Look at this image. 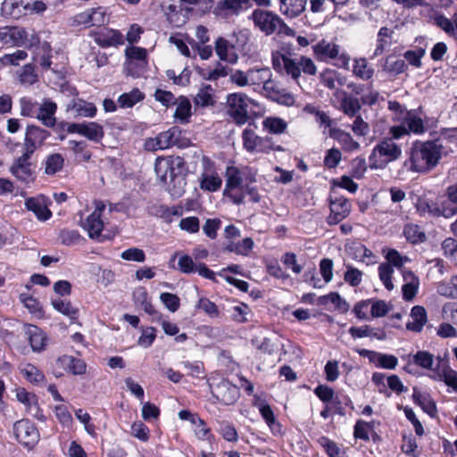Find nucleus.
Masks as SVG:
<instances>
[{"mask_svg":"<svg viewBox=\"0 0 457 457\" xmlns=\"http://www.w3.org/2000/svg\"><path fill=\"white\" fill-rule=\"evenodd\" d=\"M353 72L356 77L368 80L372 78L374 70L365 58H359L354 60Z\"/></svg>","mask_w":457,"mask_h":457,"instance_id":"40","label":"nucleus"},{"mask_svg":"<svg viewBox=\"0 0 457 457\" xmlns=\"http://www.w3.org/2000/svg\"><path fill=\"white\" fill-rule=\"evenodd\" d=\"M308 0H279V11L287 18H295L304 10Z\"/></svg>","mask_w":457,"mask_h":457,"instance_id":"27","label":"nucleus"},{"mask_svg":"<svg viewBox=\"0 0 457 457\" xmlns=\"http://www.w3.org/2000/svg\"><path fill=\"white\" fill-rule=\"evenodd\" d=\"M154 170L160 179L168 184L170 180H175V168L170 159L158 158L155 161Z\"/></svg>","mask_w":457,"mask_h":457,"instance_id":"26","label":"nucleus"},{"mask_svg":"<svg viewBox=\"0 0 457 457\" xmlns=\"http://www.w3.org/2000/svg\"><path fill=\"white\" fill-rule=\"evenodd\" d=\"M319 443L324 448L329 457H340V448L334 441L328 437L322 436L319 439Z\"/></svg>","mask_w":457,"mask_h":457,"instance_id":"64","label":"nucleus"},{"mask_svg":"<svg viewBox=\"0 0 457 457\" xmlns=\"http://www.w3.org/2000/svg\"><path fill=\"white\" fill-rule=\"evenodd\" d=\"M417 212L420 215H430L433 217H439V204L434 203L431 199L426 195H421L418 198L415 204Z\"/></svg>","mask_w":457,"mask_h":457,"instance_id":"33","label":"nucleus"},{"mask_svg":"<svg viewBox=\"0 0 457 457\" xmlns=\"http://www.w3.org/2000/svg\"><path fill=\"white\" fill-rule=\"evenodd\" d=\"M402 148L393 138L381 140L373 148L370 157V169H384L389 162L400 158Z\"/></svg>","mask_w":457,"mask_h":457,"instance_id":"2","label":"nucleus"},{"mask_svg":"<svg viewBox=\"0 0 457 457\" xmlns=\"http://www.w3.org/2000/svg\"><path fill=\"white\" fill-rule=\"evenodd\" d=\"M19 80L23 85H32L37 81V75L31 64H26L22 67L20 74Z\"/></svg>","mask_w":457,"mask_h":457,"instance_id":"62","label":"nucleus"},{"mask_svg":"<svg viewBox=\"0 0 457 457\" xmlns=\"http://www.w3.org/2000/svg\"><path fill=\"white\" fill-rule=\"evenodd\" d=\"M351 212V204L343 196H335L330 200V214L328 223L335 225L345 219Z\"/></svg>","mask_w":457,"mask_h":457,"instance_id":"19","label":"nucleus"},{"mask_svg":"<svg viewBox=\"0 0 457 457\" xmlns=\"http://www.w3.org/2000/svg\"><path fill=\"white\" fill-rule=\"evenodd\" d=\"M413 363L426 370H431L434 363V355L427 351H418L412 356Z\"/></svg>","mask_w":457,"mask_h":457,"instance_id":"50","label":"nucleus"},{"mask_svg":"<svg viewBox=\"0 0 457 457\" xmlns=\"http://www.w3.org/2000/svg\"><path fill=\"white\" fill-rule=\"evenodd\" d=\"M121 259L129 262H143L145 260V252L137 247H131L123 251L120 254Z\"/></svg>","mask_w":457,"mask_h":457,"instance_id":"59","label":"nucleus"},{"mask_svg":"<svg viewBox=\"0 0 457 457\" xmlns=\"http://www.w3.org/2000/svg\"><path fill=\"white\" fill-rule=\"evenodd\" d=\"M54 415L62 426L66 428L71 427L73 420L67 406L63 404L56 405L54 407Z\"/></svg>","mask_w":457,"mask_h":457,"instance_id":"54","label":"nucleus"},{"mask_svg":"<svg viewBox=\"0 0 457 457\" xmlns=\"http://www.w3.org/2000/svg\"><path fill=\"white\" fill-rule=\"evenodd\" d=\"M315 58L321 62L337 60L339 65L347 68L350 56L343 52L342 46L334 40L321 39L312 46Z\"/></svg>","mask_w":457,"mask_h":457,"instance_id":"5","label":"nucleus"},{"mask_svg":"<svg viewBox=\"0 0 457 457\" xmlns=\"http://www.w3.org/2000/svg\"><path fill=\"white\" fill-rule=\"evenodd\" d=\"M76 418L84 425V428L87 433L92 436H96V427L91 422V416L89 413L84 411L82 409L75 411Z\"/></svg>","mask_w":457,"mask_h":457,"instance_id":"57","label":"nucleus"},{"mask_svg":"<svg viewBox=\"0 0 457 457\" xmlns=\"http://www.w3.org/2000/svg\"><path fill=\"white\" fill-rule=\"evenodd\" d=\"M272 72L268 67H255L247 70L248 86L262 87L265 96L269 92H273V84L275 80L272 79Z\"/></svg>","mask_w":457,"mask_h":457,"instance_id":"11","label":"nucleus"},{"mask_svg":"<svg viewBox=\"0 0 457 457\" xmlns=\"http://www.w3.org/2000/svg\"><path fill=\"white\" fill-rule=\"evenodd\" d=\"M52 305L57 312L67 316L70 320H76L78 318L79 310L70 302L56 299L52 301Z\"/></svg>","mask_w":457,"mask_h":457,"instance_id":"45","label":"nucleus"},{"mask_svg":"<svg viewBox=\"0 0 457 457\" xmlns=\"http://www.w3.org/2000/svg\"><path fill=\"white\" fill-rule=\"evenodd\" d=\"M393 273H394V269L388 263H381L378 266L379 278H380L381 282L383 283V285L385 286V287L388 291H392L395 287L393 281H392Z\"/></svg>","mask_w":457,"mask_h":457,"instance_id":"48","label":"nucleus"},{"mask_svg":"<svg viewBox=\"0 0 457 457\" xmlns=\"http://www.w3.org/2000/svg\"><path fill=\"white\" fill-rule=\"evenodd\" d=\"M259 411L272 432L275 434L279 433L281 428L280 424L276 421L273 411L271 410L270 406L269 404L266 406H261Z\"/></svg>","mask_w":457,"mask_h":457,"instance_id":"51","label":"nucleus"},{"mask_svg":"<svg viewBox=\"0 0 457 457\" xmlns=\"http://www.w3.org/2000/svg\"><path fill=\"white\" fill-rule=\"evenodd\" d=\"M203 165L204 169L199 178L200 188L208 192L218 191L222 185V179L215 170L213 162L204 157Z\"/></svg>","mask_w":457,"mask_h":457,"instance_id":"13","label":"nucleus"},{"mask_svg":"<svg viewBox=\"0 0 457 457\" xmlns=\"http://www.w3.org/2000/svg\"><path fill=\"white\" fill-rule=\"evenodd\" d=\"M342 160L341 151L337 148H330L324 157V166L328 169L336 168Z\"/></svg>","mask_w":457,"mask_h":457,"instance_id":"58","label":"nucleus"},{"mask_svg":"<svg viewBox=\"0 0 457 457\" xmlns=\"http://www.w3.org/2000/svg\"><path fill=\"white\" fill-rule=\"evenodd\" d=\"M403 233L405 237L412 243L423 241L425 238V234L420 230V228L417 225L414 224L406 225L404 227Z\"/></svg>","mask_w":457,"mask_h":457,"instance_id":"63","label":"nucleus"},{"mask_svg":"<svg viewBox=\"0 0 457 457\" xmlns=\"http://www.w3.org/2000/svg\"><path fill=\"white\" fill-rule=\"evenodd\" d=\"M28 57V54L24 50H17L12 54H5L2 57L1 61L4 65L17 66L21 62Z\"/></svg>","mask_w":457,"mask_h":457,"instance_id":"60","label":"nucleus"},{"mask_svg":"<svg viewBox=\"0 0 457 457\" xmlns=\"http://www.w3.org/2000/svg\"><path fill=\"white\" fill-rule=\"evenodd\" d=\"M195 104L200 107H208L214 104L212 88L210 85L200 88L195 97Z\"/></svg>","mask_w":457,"mask_h":457,"instance_id":"44","label":"nucleus"},{"mask_svg":"<svg viewBox=\"0 0 457 457\" xmlns=\"http://www.w3.org/2000/svg\"><path fill=\"white\" fill-rule=\"evenodd\" d=\"M436 291L439 295L454 298L457 296V285L453 283V277L450 280V282H441L436 287Z\"/></svg>","mask_w":457,"mask_h":457,"instance_id":"61","label":"nucleus"},{"mask_svg":"<svg viewBox=\"0 0 457 457\" xmlns=\"http://www.w3.org/2000/svg\"><path fill=\"white\" fill-rule=\"evenodd\" d=\"M242 184V178L239 170L235 166H228L226 170V185L224 195L231 199L236 204L244 203V194L237 192V188Z\"/></svg>","mask_w":457,"mask_h":457,"instance_id":"14","label":"nucleus"},{"mask_svg":"<svg viewBox=\"0 0 457 457\" xmlns=\"http://www.w3.org/2000/svg\"><path fill=\"white\" fill-rule=\"evenodd\" d=\"M57 110V105L55 103L45 100L41 106L38 108V112L37 113V118L46 127H54L56 119L54 114Z\"/></svg>","mask_w":457,"mask_h":457,"instance_id":"29","label":"nucleus"},{"mask_svg":"<svg viewBox=\"0 0 457 457\" xmlns=\"http://www.w3.org/2000/svg\"><path fill=\"white\" fill-rule=\"evenodd\" d=\"M12 435L15 440L27 450H32L40 439L37 426L28 419H21L13 423Z\"/></svg>","mask_w":457,"mask_h":457,"instance_id":"6","label":"nucleus"},{"mask_svg":"<svg viewBox=\"0 0 457 457\" xmlns=\"http://www.w3.org/2000/svg\"><path fill=\"white\" fill-rule=\"evenodd\" d=\"M48 132L39 127L30 125L27 127L24 147L25 152L33 154L37 145H41L48 137Z\"/></svg>","mask_w":457,"mask_h":457,"instance_id":"23","label":"nucleus"},{"mask_svg":"<svg viewBox=\"0 0 457 457\" xmlns=\"http://www.w3.org/2000/svg\"><path fill=\"white\" fill-rule=\"evenodd\" d=\"M56 367L73 375L80 376L87 372V364L81 360L71 355H62L55 361Z\"/></svg>","mask_w":457,"mask_h":457,"instance_id":"22","label":"nucleus"},{"mask_svg":"<svg viewBox=\"0 0 457 457\" xmlns=\"http://www.w3.org/2000/svg\"><path fill=\"white\" fill-rule=\"evenodd\" d=\"M24 333L33 352L41 353L46 349L49 338L40 328L26 324L24 326Z\"/></svg>","mask_w":457,"mask_h":457,"instance_id":"18","label":"nucleus"},{"mask_svg":"<svg viewBox=\"0 0 457 457\" xmlns=\"http://www.w3.org/2000/svg\"><path fill=\"white\" fill-rule=\"evenodd\" d=\"M51 204V200L42 194L27 197L24 202L26 210L32 212L37 220L41 222L52 218L53 213L49 208Z\"/></svg>","mask_w":457,"mask_h":457,"instance_id":"12","label":"nucleus"},{"mask_svg":"<svg viewBox=\"0 0 457 457\" xmlns=\"http://www.w3.org/2000/svg\"><path fill=\"white\" fill-rule=\"evenodd\" d=\"M330 137L337 139L345 151L353 152L360 148V144L349 133L340 129H331Z\"/></svg>","mask_w":457,"mask_h":457,"instance_id":"34","label":"nucleus"},{"mask_svg":"<svg viewBox=\"0 0 457 457\" xmlns=\"http://www.w3.org/2000/svg\"><path fill=\"white\" fill-rule=\"evenodd\" d=\"M397 120L405 124L409 134H422L426 130L423 120L411 111L404 112V116L398 117Z\"/></svg>","mask_w":457,"mask_h":457,"instance_id":"30","label":"nucleus"},{"mask_svg":"<svg viewBox=\"0 0 457 457\" xmlns=\"http://www.w3.org/2000/svg\"><path fill=\"white\" fill-rule=\"evenodd\" d=\"M127 57L126 71L129 75L137 77L139 71L136 70L138 67L140 70L144 69L147 64V52L145 48L137 46H129L125 50Z\"/></svg>","mask_w":457,"mask_h":457,"instance_id":"16","label":"nucleus"},{"mask_svg":"<svg viewBox=\"0 0 457 457\" xmlns=\"http://www.w3.org/2000/svg\"><path fill=\"white\" fill-rule=\"evenodd\" d=\"M69 133H76L94 142H100L104 136V128L97 122L70 123L67 127Z\"/></svg>","mask_w":457,"mask_h":457,"instance_id":"17","label":"nucleus"},{"mask_svg":"<svg viewBox=\"0 0 457 457\" xmlns=\"http://www.w3.org/2000/svg\"><path fill=\"white\" fill-rule=\"evenodd\" d=\"M363 273L352 265H346L344 280L351 287H358L362 281Z\"/></svg>","mask_w":457,"mask_h":457,"instance_id":"52","label":"nucleus"},{"mask_svg":"<svg viewBox=\"0 0 457 457\" xmlns=\"http://www.w3.org/2000/svg\"><path fill=\"white\" fill-rule=\"evenodd\" d=\"M218 431L221 435V436L228 442L235 443L238 439V435H237V429L235 428V427L232 424H230L228 422H226V421L220 422V428Z\"/></svg>","mask_w":457,"mask_h":457,"instance_id":"55","label":"nucleus"},{"mask_svg":"<svg viewBox=\"0 0 457 457\" xmlns=\"http://www.w3.org/2000/svg\"><path fill=\"white\" fill-rule=\"evenodd\" d=\"M21 372L31 383H39L44 380V374L34 365L25 363L21 367Z\"/></svg>","mask_w":457,"mask_h":457,"instance_id":"47","label":"nucleus"},{"mask_svg":"<svg viewBox=\"0 0 457 457\" xmlns=\"http://www.w3.org/2000/svg\"><path fill=\"white\" fill-rule=\"evenodd\" d=\"M215 51L219 58L230 63L237 62V55L232 51V46L223 37H219L215 42Z\"/></svg>","mask_w":457,"mask_h":457,"instance_id":"32","label":"nucleus"},{"mask_svg":"<svg viewBox=\"0 0 457 457\" xmlns=\"http://www.w3.org/2000/svg\"><path fill=\"white\" fill-rule=\"evenodd\" d=\"M21 6L28 14H42L47 8L46 4L42 0L21 1Z\"/></svg>","mask_w":457,"mask_h":457,"instance_id":"53","label":"nucleus"},{"mask_svg":"<svg viewBox=\"0 0 457 457\" xmlns=\"http://www.w3.org/2000/svg\"><path fill=\"white\" fill-rule=\"evenodd\" d=\"M107 21L106 12L103 7H96L85 10L72 17L73 26H92L104 25Z\"/></svg>","mask_w":457,"mask_h":457,"instance_id":"15","label":"nucleus"},{"mask_svg":"<svg viewBox=\"0 0 457 457\" xmlns=\"http://www.w3.org/2000/svg\"><path fill=\"white\" fill-rule=\"evenodd\" d=\"M31 154L25 152L16 158L9 168L10 173L25 184H31L36 179V165L29 161Z\"/></svg>","mask_w":457,"mask_h":457,"instance_id":"9","label":"nucleus"},{"mask_svg":"<svg viewBox=\"0 0 457 457\" xmlns=\"http://www.w3.org/2000/svg\"><path fill=\"white\" fill-rule=\"evenodd\" d=\"M175 104H177L174 112L175 120L180 123H187L192 115L190 101L185 96H180Z\"/></svg>","mask_w":457,"mask_h":457,"instance_id":"37","label":"nucleus"},{"mask_svg":"<svg viewBox=\"0 0 457 457\" xmlns=\"http://www.w3.org/2000/svg\"><path fill=\"white\" fill-rule=\"evenodd\" d=\"M427 312L423 306L416 305L411 308L410 320L406 324L407 329L420 332L427 323Z\"/></svg>","mask_w":457,"mask_h":457,"instance_id":"28","label":"nucleus"},{"mask_svg":"<svg viewBox=\"0 0 457 457\" xmlns=\"http://www.w3.org/2000/svg\"><path fill=\"white\" fill-rule=\"evenodd\" d=\"M145 99V94L138 88H133L131 91L121 94L117 103L120 108H132L137 103Z\"/></svg>","mask_w":457,"mask_h":457,"instance_id":"35","label":"nucleus"},{"mask_svg":"<svg viewBox=\"0 0 457 457\" xmlns=\"http://www.w3.org/2000/svg\"><path fill=\"white\" fill-rule=\"evenodd\" d=\"M262 125L272 134H281L287 128V122L278 117H267L263 120Z\"/></svg>","mask_w":457,"mask_h":457,"instance_id":"43","label":"nucleus"},{"mask_svg":"<svg viewBox=\"0 0 457 457\" xmlns=\"http://www.w3.org/2000/svg\"><path fill=\"white\" fill-rule=\"evenodd\" d=\"M266 96L287 106H293L295 103V96L286 90H280L276 82L273 84V92H269Z\"/></svg>","mask_w":457,"mask_h":457,"instance_id":"39","label":"nucleus"},{"mask_svg":"<svg viewBox=\"0 0 457 457\" xmlns=\"http://www.w3.org/2000/svg\"><path fill=\"white\" fill-rule=\"evenodd\" d=\"M406 68L405 62L403 59L394 56H388L386 60L384 70L393 75L400 74L404 71Z\"/></svg>","mask_w":457,"mask_h":457,"instance_id":"49","label":"nucleus"},{"mask_svg":"<svg viewBox=\"0 0 457 457\" xmlns=\"http://www.w3.org/2000/svg\"><path fill=\"white\" fill-rule=\"evenodd\" d=\"M253 101L244 93H233L227 96L228 113L239 125L248 120V107Z\"/></svg>","mask_w":457,"mask_h":457,"instance_id":"8","label":"nucleus"},{"mask_svg":"<svg viewBox=\"0 0 457 457\" xmlns=\"http://www.w3.org/2000/svg\"><path fill=\"white\" fill-rule=\"evenodd\" d=\"M64 163V159L60 154H52L46 160L45 172L47 175H54L59 172Z\"/></svg>","mask_w":457,"mask_h":457,"instance_id":"46","label":"nucleus"},{"mask_svg":"<svg viewBox=\"0 0 457 457\" xmlns=\"http://www.w3.org/2000/svg\"><path fill=\"white\" fill-rule=\"evenodd\" d=\"M412 398L414 403L420 405L422 410L430 416H433L436 413V404L428 395H423L422 393L414 390Z\"/></svg>","mask_w":457,"mask_h":457,"instance_id":"42","label":"nucleus"},{"mask_svg":"<svg viewBox=\"0 0 457 457\" xmlns=\"http://www.w3.org/2000/svg\"><path fill=\"white\" fill-rule=\"evenodd\" d=\"M97 45L103 47L121 45L123 43L122 35L113 29H104L100 32L91 34Z\"/></svg>","mask_w":457,"mask_h":457,"instance_id":"25","label":"nucleus"},{"mask_svg":"<svg viewBox=\"0 0 457 457\" xmlns=\"http://www.w3.org/2000/svg\"><path fill=\"white\" fill-rule=\"evenodd\" d=\"M0 40L13 46H20L28 41V33L20 27H4L0 29Z\"/></svg>","mask_w":457,"mask_h":457,"instance_id":"21","label":"nucleus"},{"mask_svg":"<svg viewBox=\"0 0 457 457\" xmlns=\"http://www.w3.org/2000/svg\"><path fill=\"white\" fill-rule=\"evenodd\" d=\"M251 19L256 28H258L266 36L273 33H281L285 31L290 35L292 29L288 28L284 21L270 11L257 9L251 15Z\"/></svg>","mask_w":457,"mask_h":457,"instance_id":"3","label":"nucleus"},{"mask_svg":"<svg viewBox=\"0 0 457 457\" xmlns=\"http://www.w3.org/2000/svg\"><path fill=\"white\" fill-rule=\"evenodd\" d=\"M105 211L104 203L96 201L95 202V210L86 219L81 220L80 225L87 232L89 237L99 238L101 237L104 225V214Z\"/></svg>","mask_w":457,"mask_h":457,"instance_id":"10","label":"nucleus"},{"mask_svg":"<svg viewBox=\"0 0 457 457\" xmlns=\"http://www.w3.org/2000/svg\"><path fill=\"white\" fill-rule=\"evenodd\" d=\"M71 110L74 112L77 116L87 118L95 117L97 112V109L93 103H89L82 99L73 101L71 105Z\"/></svg>","mask_w":457,"mask_h":457,"instance_id":"36","label":"nucleus"},{"mask_svg":"<svg viewBox=\"0 0 457 457\" xmlns=\"http://www.w3.org/2000/svg\"><path fill=\"white\" fill-rule=\"evenodd\" d=\"M244 148L250 153L262 152L267 153L270 149L268 145V138L257 136L251 128H246L242 134Z\"/></svg>","mask_w":457,"mask_h":457,"instance_id":"20","label":"nucleus"},{"mask_svg":"<svg viewBox=\"0 0 457 457\" xmlns=\"http://www.w3.org/2000/svg\"><path fill=\"white\" fill-rule=\"evenodd\" d=\"M209 385L212 395L224 405L234 404L239 398L238 387L225 378H212Z\"/></svg>","mask_w":457,"mask_h":457,"instance_id":"7","label":"nucleus"},{"mask_svg":"<svg viewBox=\"0 0 457 457\" xmlns=\"http://www.w3.org/2000/svg\"><path fill=\"white\" fill-rule=\"evenodd\" d=\"M441 157V145L435 142L415 143L410 151L406 164L415 172H426L433 169Z\"/></svg>","mask_w":457,"mask_h":457,"instance_id":"1","label":"nucleus"},{"mask_svg":"<svg viewBox=\"0 0 457 457\" xmlns=\"http://www.w3.org/2000/svg\"><path fill=\"white\" fill-rule=\"evenodd\" d=\"M340 109L350 117L355 116L361 110V104L357 98L348 96L343 92V98L340 102Z\"/></svg>","mask_w":457,"mask_h":457,"instance_id":"41","label":"nucleus"},{"mask_svg":"<svg viewBox=\"0 0 457 457\" xmlns=\"http://www.w3.org/2000/svg\"><path fill=\"white\" fill-rule=\"evenodd\" d=\"M431 378L445 382L446 386L457 392V371L453 370L448 363H444L433 370Z\"/></svg>","mask_w":457,"mask_h":457,"instance_id":"24","label":"nucleus"},{"mask_svg":"<svg viewBox=\"0 0 457 457\" xmlns=\"http://www.w3.org/2000/svg\"><path fill=\"white\" fill-rule=\"evenodd\" d=\"M179 227L187 233H197L200 229V221L197 217L190 216L180 220Z\"/></svg>","mask_w":457,"mask_h":457,"instance_id":"56","label":"nucleus"},{"mask_svg":"<svg viewBox=\"0 0 457 457\" xmlns=\"http://www.w3.org/2000/svg\"><path fill=\"white\" fill-rule=\"evenodd\" d=\"M16 398L25 406L27 412L39 419L37 415L38 406L36 395L29 393L24 388H18L16 389Z\"/></svg>","mask_w":457,"mask_h":457,"instance_id":"31","label":"nucleus"},{"mask_svg":"<svg viewBox=\"0 0 457 457\" xmlns=\"http://www.w3.org/2000/svg\"><path fill=\"white\" fill-rule=\"evenodd\" d=\"M247 0H221L218 3L215 12L219 15H228L237 12L242 9Z\"/></svg>","mask_w":457,"mask_h":457,"instance_id":"38","label":"nucleus"},{"mask_svg":"<svg viewBox=\"0 0 457 457\" xmlns=\"http://www.w3.org/2000/svg\"><path fill=\"white\" fill-rule=\"evenodd\" d=\"M190 142L187 138L181 137V131L179 128L172 127L170 129L158 134L155 137H149L145 142V148L147 151H157L168 149L173 145L179 148L187 147Z\"/></svg>","mask_w":457,"mask_h":457,"instance_id":"4","label":"nucleus"}]
</instances>
